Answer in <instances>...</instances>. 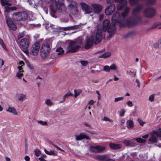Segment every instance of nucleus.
Here are the masks:
<instances>
[{
    "instance_id": "obj_37",
    "label": "nucleus",
    "mask_w": 161,
    "mask_h": 161,
    "mask_svg": "<svg viewBox=\"0 0 161 161\" xmlns=\"http://www.w3.org/2000/svg\"><path fill=\"white\" fill-rule=\"evenodd\" d=\"M135 140L138 143H144L146 141V140L143 139L141 137H138L135 139Z\"/></svg>"
},
{
    "instance_id": "obj_28",
    "label": "nucleus",
    "mask_w": 161,
    "mask_h": 161,
    "mask_svg": "<svg viewBox=\"0 0 161 161\" xmlns=\"http://www.w3.org/2000/svg\"><path fill=\"white\" fill-rule=\"evenodd\" d=\"M2 5L3 6L5 5H10V2L12 1H14L15 0H0Z\"/></svg>"
},
{
    "instance_id": "obj_34",
    "label": "nucleus",
    "mask_w": 161,
    "mask_h": 161,
    "mask_svg": "<svg viewBox=\"0 0 161 161\" xmlns=\"http://www.w3.org/2000/svg\"><path fill=\"white\" fill-rule=\"evenodd\" d=\"M111 55L110 52L106 53L100 55L99 57L100 58H107L109 57Z\"/></svg>"
},
{
    "instance_id": "obj_23",
    "label": "nucleus",
    "mask_w": 161,
    "mask_h": 161,
    "mask_svg": "<svg viewBox=\"0 0 161 161\" xmlns=\"http://www.w3.org/2000/svg\"><path fill=\"white\" fill-rule=\"evenodd\" d=\"M110 147L112 149L116 150L120 149L122 147L121 145L118 144L110 143L109 144Z\"/></svg>"
},
{
    "instance_id": "obj_43",
    "label": "nucleus",
    "mask_w": 161,
    "mask_h": 161,
    "mask_svg": "<svg viewBox=\"0 0 161 161\" xmlns=\"http://www.w3.org/2000/svg\"><path fill=\"white\" fill-rule=\"evenodd\" d=\"M4 11L8 13L11 11V7H10L8 6H5L4 7Z\"/></svg>"
},
{
    "instance_id": "obj_36",
    "label": "nucleus",
    "mask_w": 161,
    "mask_h": 161,
    "mask_svg": "<svg viewBox=\"0 0 161 161\" xmlns=\"http://www.w3.org/2000/svg\"><path fill=\"white\" fill-rule=\"evenodd\" d=\"M44 151L45 153L48 155H56V153H55V152L54 151H48L46 149H45Z\"/></svg>"
},
{
    "instance_id": "obj_40",
    "label": "nucleus",
    "mask_w": 161,
    "mask_h": 161,
    "mask_svg": "<svg viewBox=\"0 0 161 161\" xmlns=\"http://www.w3.org/2000/svg\"><path fill=\"white\" fill-rule=\"evenodd\" d=\"M110 70H117L118 69L117 67L114 64H113L110 65L109 67Z\"/></svg>"
},
{
    "instance_id": "obj_10",
    "label": "nucleus",
    "mask_w": 161,
    "mask_h": 161,
    "mask_svg": "<svg viewBox=\"0 0 161 161\" xmlns=\"http://www.w3.org/2000/svg\"><path fill=\"white\" fill-rule=\"evenodd\" d=\"M106 149L105 146L97 145L96 146H91L90 147V150L91 152L97 153H100L104 151Z\"/></svg>"
},
{
    "instance_id": "obj_7",
    "label": "nucleus",
    "mask_w": 161,
    "mask_h": 161,
    "mask_svg": "<svg viewBox=\"0 0 161 161\" xmlns=\"http://www.w3.org/2000/svg\"><path fill=\"white\" fill-rule=\"evenodd\" d=\"M30 42L29 40L26 38L21 39L19 42L20 47L23 49V51L26 53H28V51L27 49L29 47Z\"/></svg>"
},
{
    "instance_id": "obj_48",
    "label": "nucleus",
    "mask_w": 161,
    "mask_h": 161,
    "mask_svg": "<svg viewBox=\"0 0 161 161\" xmlns=\"http://www.w3.org/2000/svg\"><path fill=\"white\" fill-rule=\"evenodd\" d=\"M64 97H65L66 98H68L69 96H73L74 95L72 93H70V91H69L68 92L65 94L64 95Z\"/></svg>"
},
{
    "instance_id": "obj_12",
    "label": "nucleus",
    "mask_w": 161,
    "mask_h": 161,
    "mask_svg": "<svg viewBox=\"0 0 161 161\" xmlns=\"http://www.w3.org/2000/svg\"><path fill=\"white\" fill-rule=\"evenodd\" d=\"M40 48L39 44L36 43L32 45L30 51V53L33 55H36L39 52Z\"/></svg>"
},
{
    "instance_id": "obj_1",
    "label": "nucleus",
    "mask_w": 161,
    "mask_h": 161,
    "mask_svg": "<svg viewBox=\"0 0 161 161\" xmlns=\"http://www.w3.org/2000/svg\"><path fill=\"white\" fill-rule=\"evenodd\" d=\"M103 38L102 30L98 29L97 31L96 36L92 35L87 39L85 48L86 49L90 48L93 46L94 43L96 44H98Z\"/></svg>"
},
{
    "instance_id": "obj_3",
    "label": "nucleus",
    "mask_w": 161,
    "mask_h": 161,
    "mask_svg": "<svg viewBox=\"0 0 161 161\" xmlns=\"http://www.w3.org/2000/svg\"><path fill=\"white\" fill-rule=\"evenodd\" d=\"M130 8L127 7L124 10V11L122 14V16L118 12L114 14L112 18V20L113 24H115L119 23L120 26H123L122 23L124 21L125 18L127 15L129 11Z\"/></svg>"
},
{
    "instance_id": "obj_15",
    "label": "nucleus",
    "mask_w": 161,
    "mask_h": 161,
    "mask_svg": "<svg viewBox=\"0 0 161 161\" xmlns=\"http://www.w3.org/2000/svg\"><path fill=\"white\" fill-rule=\"evenodd\" d=\"M115 1L116 3H119L117 6V9L118 10L123 9L126 6L127 3L126 0H115Z\"/></svg>"
},
{
    "instance_id": "obj_46",
    "label": "nucleus",
    "mask_w": 161,
    "mask_h": 161,
    "mask_svg": "<svg viewBox=\"0 0 161 161\" xmlns=\"http://www.w3.org/2000/svg\"><path fill=\"white\" fill-rule=\"evenodd\" d=\"M0 44H1L3 48L5 50H6V47L4 43L3 42V40L0 38Z\"/></svg>"
},
{
    "instance_id": "obj_32",
    "label": "nucleus",
    "mask_w": 161,
    "mask_h": 161,
    "mask_svg": "<svg viewBox=\"0 0 161 161\" xmlns=\"http://www.w3.org/2000/svg\"><path fill=\"white\" fill-rule=\"evenodd\" d=\"M49 53V52L41 51V55L42 58H47L48 56Z\"/></svg>"
},
{
    "instance_id": "obj_8",
    "label": "nucleus",
    "mask_w": 161,
    "mask_h": 161,
    "mask_svg": "<svg viewBox=\"0 0 161 161\" xmlns=\"http://www.w3.org/2000/svg\"><path fill=\"white\" fill-rule=\"evenodd\" d=\"M155 10L153 8H147L143 11L144 15L147 18H152L155 15Z\"/></svg>"
},
{
    "instance_id": "obj_33",
    "label": "nucleus",
    "mask_w": 161,
    "mask_h": 161,
    "mask_svg": "<svg viewBox=\"0 0 161 161\" xmlns=\"http://www.w3.org/2000/svg\"><path fill=\"white\" fill-rule=\"evenodd\" d=\"M78 28V26L77 25H74L70 26L64 28V30L68 31L74 29H77Z\"/></svg>"
},
{
    "instance_id": "obj_47",
    "label": "nucleus",
    "mask_w": 161,
    "mask_h": 161,
    "mask_svg": "<svg viewBox=\"0 0 161 161\" xmlns=\"http://www.w3.org/2000/svg\"><path fill=\"white\" fill-rule=\"evenodd\" d=\"M102 120L103 121H108L110 122H113V121L112 119H109L107 117H104L103 119H102Z\"/></svg>"
},
{
    "instance_id": "obj_5",
    "label": "nucleus",
    "mask_w": 161,
    "mask_h": 161,
    "mask_svg": "<svg viewBox=\"0 0 161 161\" xmlns=\"http://www.w3.org/2000/svg\"><path fill=\"white\" fill-rule=\"evenodd\" d=\"M80 48V46L78 42L76 41H72L68 44L66 48V52L74 53L78 51Z\"/></svg>"
},
{
    "instance_id": "obj_11",
    "label": "nucleus",
    "mask_w": 161,
    "mask_h": 161,
    "mask_svg": "<svg viewBox=\"0 0 161 161\" xmlns=\"http://www.w3.org/2000/svg\"><path fill=\"white\" fill-rule=\"evenodd\" d=\"M68 9L72 14L74 15L77 14L78 11L77 9V4L76 3L72 2L68 6Z\"/></svg>"
},
{
    "instance_id": "obj_41",
    "label": "nucleus",
    "mask_w": 161,
    "mask_h": 161,
    "mask_svg": "<svg viewBox=\"0 0 161 161\" xmlns=\"http://www.w3.org/2000/svg\"><path fill=\"white\" fill-rule=\"evenodd\" d=\"M103 69L104 71L107 72H109L110 70L109 66L108 65L104 66L103 67Z\"/></svg>"
},
{
    "instance_id": "obj_59",
    "label": "nucleus",
    "mask_w": 161,
    "mask_h": 161,
    "mask_svg": "<svg viewBox=\"0 0 161 161\" xmlns=\"http://www.w3.org/2000/svg\"><path fill=\"white\" fill-rule=\"evenodd\" d=\"M153 25H155L154 26H155L156 28L158 26L161 25V23H160V22H157L156 23L153 24Z\"/></svg>"
},
{
    "instance_id": "obj_53",
    "label": "nucleus",
    "mask_w": 161,
    "mask_h": 161,
    "mask_svg": "<svg viewBox=\"0 0 161 161\" xmlns=\"http://www.w3.org/2000/svg\"><path fill=\"white\" fill-rule=\"evenodd\" d=\"M81 64L83 66H86L88 64V63L86 61H80Z\"/></svg>"
},
{
    "instance_id": "obj_52",
    "label": "nucleus",
    "mask_w": 161,
    "mask_h": 161,
    "mask_svg": "<svg viewBox=\"0 0 161 161\" xmlns=\"http://www.w3.org/2000/svg\"><path fill=\"white\" fill-rule=\"evenodd\" d=\"M154 95H152L150 96L149 98V100L151 102H153L154 101Z\"/></svg>"
},
{
    "instance_id": "obj_27",
    "label": "nucleus",
    "mask_w": 161,
    "mask_h": 161,
    "mask_svg": "<svg viewBox=\"0 0 161 161\" xmlns=\"http://www.w3.org/2000/svg\"><path fill=\"white\" fill-rule=\"evenodd\" d=\"M127 127L129 129H132L134 128V124L133 121L131 120H128L126 122Z\"/></svg>"
},
{
    "instance_id": "obj_6",
    "label": "nucleus",
    "mask_w": 161,
    "mask_h": 161,
    "mask_svg": "<svg viewBox=\"0 0 161 161\" xmlns=\"http://www.w3.org/2000/svg\"><path fill=\"white\" fill-rule=\"evenodd\" d=\"M27 14L25 12L14 13L13 15V19L14 21H18L25 20L27 19Z\"/></svg>"
},
{
    "instance_id": "obj_22",
    "label": "nucleus",
    "mask_w": 161,
    "mask_h": 161,
    "mask_svg": "<svg viewBox=\"0 0 161 161\" xmlns=\"http://www.w3.org/2000/svg\"><path fill=\"white\" fill-rule=\"evenodd\" d=\"M50 48L49 43L47 42H45L42 45L41 48V51H44L46 52H49Z\"/></svg>"
},
{
    "instance_id": "obj_42",
    "label": "nucleus",
    "mask_w": 161,
    "mask_h": 161,
    "mask_svg": "<svg viewBox=\"0 0 161 161\" xmlns=\"http://www.w3.org/2000/svg\"><path fill=\"white\" fill-rule=\"evenodd\" d=\"M127 73L129 75H133L134 77L136 76V72H132L131 70H130L129 71H127Z\"/></svg>"
},
{
    "instance_id": "obj_35",
    "label": "nucleus",
    "mask_w": 161,
    "mask_h": 161,
    "mask_svg": "<svg viewBox=\"0 0 161 161\" xmlns=\"http://www.w3.org/2000/svg\"><path fill=\"white\" fill-rule=\"evenodd\" d=\"M156 0H146V5H153L156 2Z\"/></svg>"
},
{
    "instance_id": "obj_64",
    "label": "nucleus",
    "mask_w": 161,
    "mask_h": 161,
    "mask_svg": "<svg viewBox=\"0 0 161 161\" xmlns=\"http://www.w3.org/2000/svg\"><path fill=\"white\" fill-rule=\"evenodd\" d=\"M149 135L148 134H146L144 136H142V138L143 139H146L148 137Z\"/></svg>"
},
{
    "instance_id": "obj_19",
    "label": "nucleus",
    "mask_w": 161,
    "mask_h": 161,
    "mask_svg": "<svg viewBox=\"0 0 161 161\" xmlns=\"http://www.w3.org/2000/svg\"><path fill=\"white\" fill-rule=\"evenodd\" d=\"M115 7L114 4H111L108 6L105 9V14L107 15H110L112 14L114 11Z\"/></svg>"
},
{
    "instance_id": "obj_50",
    "label": "nucleus",
    "mask_w": 161,
    "mask_h": 161,
    "mask_svg": "<svg viewBox=\"0 0 161 161\" xmlns=\"http://www.w3.org/2000/svg\"><path fill=\"white\" fill-rule=\"evenodd\" d=\"M137 121L140 125L141 126L145 124V122H143L142 120L140 119H137Z\"/></svg>"
},
{
    "instance_id": "obj_17",
    "label": "nucleus",
    "mask_w": 161,
    "mask_h": 161,
    "mask_svg": "<svg viewBox=\"0 0 161 161\" xmlns=\"http://www.w3.org/2000/svg\"><path fill=\"white\" fill-rule=\"evenodd\" d=\"M6 18V22L8 27L13 31L16 30L17 27L14 23L8 16H7Z\"/></svg>"
},
{
    "instance_id": "obj_18",
    "label": "nucleus",
    "mask_w": 161,
    "mask_h": 161,
    "mask_svg": "<svg viewBox=\"0 0 161 161\" xmlns=\"http://www.w3.org/2000/svg\"><path fill=\"white\" fill-rule=\"evenodd\" d=\"M144 7V4H139L137 5L133 9L132 12V15H138V14L142 9Z\"/></svg>"
},
{
    "instance_id": "obj_16",
    "label": "nucleus",
    "mask_w": 161,
    "mask_h": 161,
    "mask_svg": "<svg viewBox=\"0 0 161 161\" xmlns=\"http://www.w3.org/2000/svg\"><path fill=\"white\" fill-rule=\"evenodd\" d=\"M91 7L92 11L96 14H99L102 10V6L98 4H92Z\"/></svg>"
},
{
    "instance_id": "obj_39",
    "label": "nucleus",
    "mask_w": 161,
    "mask_h": 161,
    "mask_svg": "<svg viewBox=\"0 0 161 161\" xmlns=\"http://www.w3.org/2000/svg\"><path fill=\"white\" fill-rule=\"evenodd\" d=\"M74 92L75 94L74 97L76 98L81 92V91L80 90H75Z\"/></svg>"
},
{
    "instance_id": "obj_51",
    "label": "nucleus",
    "mask_w": 161,
    "mask_h": 161,
    "mask_svg": "<svg viewBox=\"0 0 161 161\" xmlns=\"http://www.w3.org/2000/svg\"><path fill=\"white\" fill-rule=\"evenodd\" d=\"M24 34L23 32L19 33L18 35V38L19 39L24 37Z\"/></svg>"
},
{
    "instance_id": "obj_62",
    "label": "nucleus",
    "mask_w": 161,
    "mask_h": 161,
    "mask_svg": "<svg viewBox=\"0 0 161 161\" xmlns=\"http://www.w3.org/2000/svg\"><path fill=\"white\" fill-rule=\"evenodd\" d=\"M94 103V101L93 100H91L89 101L88 103L90 105H92V104H93Z\"/></svg>"
},
{
    "instance_id": "obj_60",
    "label": "nucleus",
    "mask_w": 161,
    "mask_h": 161,
    "mask_svg": "<svg viewBox=\"0 0 161 161\" xmlns=\"http://www.w3.org/2000/svg\"><path fill=\"white\" fill-rule=\"evenodd\" d=\"M107 3L110 4L112 3L115 0H106Z\"/></svg>"
},
{
    "instance_id": "obj_21",
    "label": "nucleus",
    "mask_w": 161,
    "mask_h": 161,
    "mask_svg": "<svg viewBox=\"0 0 161 161\" xmlns=\"http://www.w3.org/2000/svg\"><path fill=\"white\" fill-rule=\"evenodd\" d=\"M83 139L90 140V138L85 133H81L79 135L76 136L75 139L76 141H80Z\"/></svg>"
},
{
    "instance_id": "obj_25",
    "label": "nucleus",
    "mask_w": 161,
    "mask_h": 161,
    "mask_svg": "<svg viewBox=\"0 0 161 161\" xmlns=\"http://www.w3.org/2000/svg\"><path fill=\"white\" fill-rule=\"evenodd\" d=\"M18 69H19V71L16 74V76L19 78H21L23 75V72H24V70L21 68V66H18Z\"/></svg>"
},
{
    "instance_id": "obj_26",
    "label": "nucleus",
    "mask_w": 161,
    "mask_h": 161,
    "mask_svg": "<svg viewBox=\"0 0 161 161\" xmlns=\"http://www.w3.org/2000/svg\"><path fill=\"white\" fill-rule=\"evenodd\" d=\"M6 111L12 113L14 115H17L18 114L16 109L14 107L9 106L8 109L6 110Z\"/></svg>"
},
{
    "instance_id": "obj_24",
    "label": "nucleus",
    "mask_w": 161,
    "mask_h": 161,
    "mask_svg": "<svg viewBox=\"0 0 161 161\" xmlns=\"http://www.w3.org/2000/svg\"><path fill=\"white\" fill-rule=\"evenodd\" d=\"M123 142L125 145L127 147H134L136 145V143L131 140H125L123 141Z\"/></svg>"
},
{
    "instance_id": "obj_61",
    "label": "nucleus",
    "mask_w": 161,
    "mask_h": 161,
    "mask_svg": "<svg viewBox=\"0 0 161 161\" xmlns=\"http://www.w3.org/2000/svg\"><path fill=\"white\" fill-rule=\"evenodd\" d=\"M25 159L26 161H29L30 158L29 156H26L25 157Z\"/></svg>"
},
{
    "instance_id": "obj_4",
    "label": "nucleus",
    "mask_w": 161,
    "mask_h": 161,
    "mask_svg": "<svg viewBox=\"0 0 161 161\" xmlns=\"http://www.w3.org/2000/svg\"><path fill=\"white\" fill-rule=\"evenodd\" d=\"M103 31H108V32L110 33L109 37H112V36L116 32V28L114 24H110L109 19H105L103 21Z\"/></svg>"
},
{
    "instance_id": "obj_55",
    "label": "nucleus",
    "mask_w": 161,
    "mask_h": 161,
    "mask_svg": "<svg viewBox=\"0 0 161 161\" xmlns=\"http://www.w3.org/2000/svg\"><path fill=\"white\" fill-rule=\"evenodd\" d=\"M38 123L42 125H46L47 124V123L46 121H39L38 122Z\"/></svg>"
},
{
    "instance_id": "obj_9",
    "label": "nucleus",
    "mask_w": 161,
    "mask_h": 161,
    "mask_svg": "<svg viewBox=\"0 0 161 161\" xmlns=\"http://www.w3.org/2000/svg\"><path fill=\"white\" fill-rule=\"evenodd\" d=\"M158 137L161 138V130L158 131H154L151 134L149 141L152 143H156L157 142Z\"/></svg>"
},
{
    "instance_id": "obj_31",
    "label": "nucleus",
    "mask_w": 161,
    "mask_h": 161,
    "mask_svg": "<svg viewBox=\"0 0 161 161\" xmlns=\"http://www.w3.org/2000/svg\"><path fill=\"white\" fill-rule=\"evenodd\" d=\"M135 34V32L134 31L129 32L125 36H124V38L125 39L134 36Z\"/></svg>"
},
{
    "instance_id": "obj_58",
    "label": "nucleus",
    "mask_w": 161,
    "mask_h": 161,
    "mask_svg": "<svg viewBox=\"0 0 161 161\" xmlns=\"http://www.w3.org/2000/svg\"><path fill=\"white\" fill-rule=\"evenodd\" d=\"M125 110L124 109L120 111V112L119 113L120 116H124V114H125Z\"/></svg>"
},
{
    "instance_id": "obj_63",
    "label": "nucleus",
    "mask_w": 161,
    "mask_h": 161,
    "mask_svg": "<svg viewBox=\"0 0 161 161\" xmlns=\"http://www.w3.org/2000/svg\"><path fill=\"white\" fill-rule=\"evenodd\" d=\"M38 159L40 161H46V160L42 157H39Z\"/></svg>"
},
{
    "instance_id": "obj_14",
    "label": "nucleus",
    "mask_w": 161,
    "mask_h": 161,
    "mask_svg": "<svg viewBox=\"0 0 161 161\" xmlns=\"http://www.w3.org/2000/svg\"><path fill=\"white\" fill-rule=\"evenodd\" d=\"M133 18L131 20V24L132 25H136L141 24L142 22V18L138 15H133Z\"/></svg>"
},
{
    "instance_id": "obj_44",
    "label": "nucleus",
    "mask_w": 161,
    "mask_h": 161,
    "mask_svg": "<svg viewBox=\"0 0 161 161\" xmlns=\"http://www.w3.org/2000/svg\"><path fill=\"white\" fill-rule=\"evenodd\" d=\"M124 98V97H116V98H115L114 101L115 102H117L119 101H121V100H123Z\"/></svg>"
},
{
    "instance_id": "obj_57",
    "label": "nucleus",
    "mask_w": 161,
    "mask_h": 161,
    "mask_svg": "<svg viewBox=\"0 0 161 161\" xmlns=\"http://www.w3.org/2000/svg\"><path fill=\"white\" fill-rule=\"evenodd\" d=\"M149 23V21L148 20H146L144 21H142V22L141 23V24H142L143 25H145L147 24H148Z\"/></svg>"
},
{
    "instance_id": "obj_45",
    "label": "nucleus",
    "mask_w": 161,
    "mask_h": 161,
    "mask_svg": "<svg viewBox=\"0 0 161 161\" xmlns=\"http://www.w3.org/2000/svg\"><path fill=\"white\" fill-rule=\"evenodd\" d=\"M34 152L35 154L37 157L39 156L41 154V151L38 149L35 150Z\"/></svg>"
},
{
    "instance_id": "obj_56",
    "label": "nucleus",
    "mask_w": 161,
    "mask_h": 161,
    "mask_svg": "<svg viewBox=\"0 0 161 161\" xmlns=\"http://www.w3.org/2000/svg\"><path fill=\"white\" fill-rule=\"evenodd\" d=\"M127 104L128 106H129V107H132L133 106V103L130 101H128L127 102Z\"/></svg>"
},
{
    "instance_id": "obj_49",
    "label": "nucleus",
    "mask_w": 161,
    "mask_h": 161,
    "mask_svg": "<svg viewBox=\"0 0 161 161\" xmlns=\"http://www.w3.org/2000/svg\"><path fill=\"white\" fill-rule=\"evenodd\" d=\"M46 103L48 106H51L53 104V103L49 99H47L46 102Z\"/></svg>"
},
{
    "instance_id": "obj_13",
    "label": "nucleus",
    "mask_w": 161,
    "mask_h": 161,
    "mask_svg": "<svg viewBox=\"0 0 161 161\" xmlns=\"http://www.w3.org/2000/svg\"><path fill=\"white\" fill-rule=\"evenodd\" d=\"M95 158L99 161H115L114 160L110 158L109 155L106 154L97 155Z\"/></svg>"
},
{
    "instance_id": "obj_2",
    "label": "nucleus",
    "mask_w": 161,
    "mask_h": 161,
    "mask_svg": "<svg viewBox=\"0 0 161 161\" xmlns=\"http://www.w3.org/2000/svg\"><path fill=\"white\" fill-rule=\"evenodd\" d=\"M47 4L51 3H55V7L52 5L50 6V15L53 17L56 18L55 14L57 11L59 13L62 12L64 7V1L63 0H58L57 2L55 0H44Z\"/></svg>"
},
{
    "instance_id": "obj_20",
    "label": "nucleus",
    "mask_w": 161,
    "mask_h": 161,
    "mask_svg": "<svg viewBox=\"0 0 161 161\" xmlns=\"http://www.w3.org/2000/svg\"><path fill=\"white\" fill-rule=\"evenodd\" d=\"M83 10L85 12V14H90L92 11V8L86 4L83 3L81 4Z\"/></svg>"
},
{
    "instance_id": "obj_54",
    "label": "nucleus",
    "mask_w": 161,
    "mask_h": 161,
    "mask_svg": "<svg viewBox=\"0 0 161 161\" xmlns=\"http://www.w3.org/2000/svg\"><path fill=\"white\" fill-rule=\"evenodd\" d=\"M154 25H152V26L151 27H150V28L147 29L146 30V31L147 32L149 31H150L151 30L153 29H154L155 28V26Z\"/></svg>"
},
{
    "instance_id": "obj_29",
    "label": "nucleus",
    "mask_w": 161,
    "mask_h": 161,
    "mask_svg": "<svg viewBox=\"0 0 161 161\" xmlns=\"http://www.w3.org/2000/svg\"><path fill=\"white\" fill-rule=\"evenodd\" d=\"M26 97V95L23 94H19L16 96L17 99L21 101H23Z\"/></svg>"
},
{
    "instance_id": "obj_30",
    "label": "nucleus",
    "mask_w": 161,
    "mask_h": 161,
    "mask_svg": "<svg viewBox=\"0 0 161 161\" xmlns=\"http://www.w3.org/2000/svg\"><path fill=\"white\" fill-rule=\"evenodd\" d=\"M64 51L62 48L61 47H59L56 49V53H54V54L59 55L63 54L64 53Z\"/></svg>"
},
{
    "instance_id": "obj_38",
    "label": "nucleus",
    "mask_w": 161,
    "mask_h": 161,
    "mask_svg": "<svg viewBox=\"0 0 161 161\" xmlns=\"http://www.w3.org/2000/svg\"><path fill=\"white\" fill-rule=\"evenodd\" d=\"M139 2V0H129V2L131 5L134 6Z\"/></svg>"
}]
</instances>
